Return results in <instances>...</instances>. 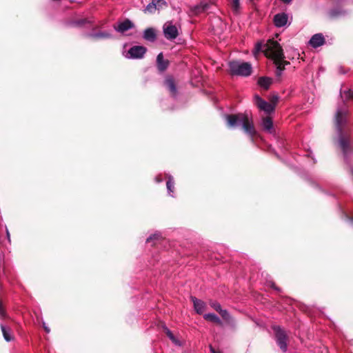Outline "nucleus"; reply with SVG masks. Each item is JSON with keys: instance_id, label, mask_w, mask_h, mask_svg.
<instances>
[{"instance_id": "f257e3e1", "label": "nucleus", "mask_w": 353, "mask_h": 353, "mask_svg": "<svg viewBox=\"0 0 353 353\" xmlns=\"http://www.w3.org/2000/svg\"><path fill=\"white\" fill-rule=\"evenodd\" d=\"M260 51H263L265 57L274 61V63L276 65V75L278 77H281L285 65H288L289 62L284 60L285 57L280 44L273 40H269L263 45L258 43L254 47V54L256 55Z\"/></svg>"}, {"instance_id": "f03ea898", "label": "nucleus", "mask_w": 353, "mask_h": 353, "mask_svg": "<svg viewBox=\"0 0 353 353\" xmlns=\"http://www.w3.org/2000/svg\"><path fill=\"white\" fill-rule=\"evenodd\" d=\"M347 110L343 104L341 107H338L335 117V127L338 134L339 145L343 151L344 158L346 159L349 149V137L343 132V128L347 123Z\"/></svg>"}, {"instance_id": "7ed1b4c3", "label": "nucleus", "mask_w": 353, "mask_h": 353, "mask_svg": "<svg viewBox=\"0 0 353 353\" xmlns=\"http://www.w3.org/2000/svg\"><path fill=\"white\" fill-rule=\"evenodd\" d=\"M227 123L230 128L241 127L244 132L251 137L253 141V137L256 134L254 128L252 117L248 113H239L234 114H228L225 116Z\"/></svg>"}, {"instance_id": "20e7f679", "label": "nucleus", "mask_w": 353, "mask_h": 353, "mask_svg": "<svg viewBox=\"0 0 353 353\" xmlns=\"http://www.w3.org/2000/svg\"><path fill=\"white\" fill-rule=\"evenodd\" d=\"M229 69L231 74L236 76L248 77L252 73V65L248 62L230 61Z\"/></svg>"}, {"instance_id": "39448f33", "label": "nucleus", "mask_w": 353, "mask_h": 353, "mask_svg": "<svg viewBox=\"0 0 353 353\" xmlns=\"http://www.w3.org/2000/svg\"><path fill=\"white\" fill-rule=\"evenodd\" d=\"M146 52L147 48L145 47L142 46H134L124 53V56L127 59H140L143 58Z\"/></svg>"}, {"instance_id": "423d86ee", "label": "nucleus", "mask_w": 353, "mask_h": 353, "mask_svg": "<svg viewBox=\"0 0 353 353\" xmlns=\"http://www.w3.org/2000/svg\"><path fill=\"white\" fill-rule=\"evenodd\" d=\"M274 330L275 332V337L277 345L283 352H285L288 349V336L285 330L279 326L274 327Z\"/></svg>"}, {"instance_id": "0eeeda50", "label": "nucleus", "mask_w": 353, "mask_h": 353, "mask_svg": "<svg viewBox=\"0 0 353 353\" xmlns=\"http://www.w3.org/2000/svg\"><path fill=\"white\" fill-rule=\"evenodd\" d=\"M254 101L257 108L264 111L267 114H270L274 111V105H272L263 100L261 97L256 94L254 97Z\"/></svg>"}, {"instance_id": "6e6552de", "label": "nucleus", "mask_w": 353, "mask_h": 353, "mask_svg": "<svg viewBox=\"0 0 353 353\" xmlns=\"http://www.w3.org/2000/svg\"><path fill=\"white\" fill-rule=\"evenodd\" d=\"M163 30L165 37L170 40L176 39L179 35L177 28L170 21L163 25Z\"/></svg>"}, {"instance_id": "1a4fd4ad", "label": "nucleus", "mask_w": 353, "mask_h": 353, "mask_svg": "<svg viewBox=\"0 0 353 353\" xmlns=\"http://www.w3.org/2000/svg\"><path fill=\"white\" fill-rule=\"evenodd\" d=\"M274 24L276 28H283L288 26L291 23L289 19V15L285 12H280L274 16Z\"/></svg>"}, {"instance_id": "9d476101", "label": "nucleus", "mask_w": 353, "mask_h": 353, "mask_svg": "<svg viewBox=\"0 0 353 353\" xmlns=\"http://www.w3.org/2000/svg\"><path fill=\"white\" fill-rule=\"evenodd\" d=\"M166 5L167 3L165 0H152L151 3L148 4L145 7V12L152 13L156 10L162 8L163 7L166 6Z\"/></svg>"}, {"instance_id": "9b49d317", "label": "nucleus", "mask_w": 353, "mask_h": 353, "mask_svg": "<svg viewBox=\"0 0 353 353\" xmlns=\"http://www.w3.org/2000/svg\"><path fill=\"white\" fill-rule=\"evenodd\" d=\"M134 27V23L129 19H125L122 22L118 23L117 25L114 26V29L120 33H123L125 31L132 29Z\"/></svg>"}, {"instance_id": "f8f14e48", "label": "nucleus", "mask_w": 353, "mask_h": 353, "mask_svg": "<svg viewBox=\"0 0 353 353\" xmlns=\"http://www.w3.org/2000/svg\"><path fill=\"white\" fill-rule=\"evenodd\" d=\"M324 43V37L321 33L314 34L309 41L310 45L314 48L322 46Z\"/></svg>"}, {"instance_id": "ddd939ff", "label": "nucleus", "mask_w": 353, "mask_h": 353, "mask_svg": "<svg viewBox=\"0 0 353 353\" xmlns=\"http://www.w3.org/2000/svg\"><path fill=\"white\" fill-rule=\"evenodd\" d=\"M169 61L163 59V54L160 52L157 57V68L160 72L165 71L168 67Z\"/></svg>"}, {"instance_id": "4468645a", "label": "nucleus", "mask_w": 353, "mask_h": 353, "mask_svg": "<svg viewBox=\"0 0 353 353\" xmlns=\"http://www.w3.org/2000/svg\"><path fill=\"white\" fill-rule=\"evenodd\" d=\"M143 38L148 41L154 42L157 39V33L153 28H148L143 31Z\"/></svg>"}, {"instance_id": "2eb2a0df", "label": "nucleus", "mask_w": 353, "mask_h": 353, "mask_svg": "<svg viewBox=\"0 0 353 353\" xmlns=\"http://www.w3.org/2000/svg\"><path fill=\"white\" fill-rule=\"evenodd\" d=\"M191 300L193 302L194 307L196 312L198 314H202L205 309V303L201 300H199L194 296L191 297Z\"/></svg>"}, {"instance_id": "dca6fc26", "label": "nucleus", "mask_w": 353, "mask_h": 353, "mask_svg": "<svg viewBox=\"0 0 353 353\" xmlns=\"http://www.w3.org/2000/svg\"><path fill=\"white\" fill-rule=\"evenodd\" d=\"M212 4V2L210 1H201L199 5L194 7V11L196 14L208 11L210 8Z\"/></svg>"}, {"instance_id": "f3484780", "label": "nucleus", "mask_w": 353, "mask_h": 353, "mask_svg": "<svg viewBox=\"0 0 353 353\" xmlns=\"http://www.w3.org/2000/svg\"><path fill=\"white\" fill-rule=\"evenodd\" d=\"M164 84L168 88L171 94L176 96L177 90L174 79L172 77H168L165 79Z\"/></svg>"}, {"instance_id": "a211bd4d", "label": "nucleus", "mask_w": 353, "mask_h": 353, "mask_svg": "<svg viewBox=\"0 0 353 353\" xmlns=\"http://www.w3.org/2000/svg\"><path fill=\"white\" fill-rule=\"evenodd\" d=\"M261 125L264 130L272 134L273 132V122L270 117H265L262 119Z\"/></svg>"}, {"instance_id": "6ab92c4d", "label": "nucleus", "mask_w": 353, "mask_h": 353, "mask_svg": "<svg viewBox=\"0 0 353 353\" xmlns=\"http://www.w3.org/2000/svg\"><path fill=\"white\" fill-rule=\"evenodd\" d=\"M88 37L93 39H110L112 38V34L108 32H99L96 33H91L88 34Z\"/></svg>"}, {"instance_id": "aec40b11", "label": "nucleus", "mask_w": 353, "mask_h": 353, "mask_svg": "<svg viewBox=\"0 0 353 353\" xmlns=\"http://www.w3.org/2000/svg\"><path fill=\"white\" fill-rule=\"evenodd\" d=\"M1 329L2 331L3 338L6 341L10 342L13 341L14 337L12 334L11 330L9 327H6L3 324H1Z\"/></svg>"}, {"instance_id": "412c9836", "label": "nucleus", "mask_w": 353, "mask_h": 353, "mask_svg": "<svg viewBox=\"0 0 353 353\" xmlns=\"http://www.w3.org/2000/svg\"><path fill=\"white\" fill-rule=\"evenodd\" d=\"M272 79L269 77H261L258 80V84L263 88L267 90L272 84Z\"/></svg>"}, {"instance_id": "4be33fe9", "label": "nucleus", "mask_w": 353, "mask_h": 353, "mask_svg": "<svg viewBox=\"0 0 353 353\" xmlns=\"http://www.w3.org/2000/svg\"><path fill=\"white\" fill-rule=\"evenodd\" d=\"M203 318L207 320V321H211V322H213V323H215L216 324H219V325H221V319H219V317L216 315L215 314H213V313H208V314H204L203 316Z\"/></svg>"}, {"instance_id": "5701e85b", "label": "nucleus", "mask_w": 353, "mask_h": 353, "mask_svg": "<svg viewBox=\"0 0 353 353\" xmlns=\"http://www.w3.org/2000/svg\"><path fill=\"white\" fill-rule=\"evenodd\" d=\"M167 190L170 196H174L173 192H174V182L173 177L170 175L168 176V181L166 183Z\"/></svg>"}, {"instance_id": "b1692460", "label": "nucleus", "mask_w": 353, "mask_h": 353, "mask_svg": "<svg viewBox=\"0 0 353 353\" xmlns=\"http://www.w3.org/2000/svg\"><path fill=\"white\" fill-rule=\"evenodd\" d=\"M230 7L234 14H238L240 11V0H231Z\"/></svg>"}, {"instance_id": "393cba45", "label": "nucleus", "mask_w": 353, "mask_h": 353, "mask_svg": "<svg viewBox=\"0 0 353 353\" xmlns=\"http://www.w3.org/2000/svg\"><path fill=\"white\" fill-rule=\"evenodd\" d=\"M165 333H166L167 336H168V338L176 345L180 346L181 345V342L174 336V335L172 333V332L169 329L165 328Z\"/></svg>"}, {"instance_id": "a878e982", "label": "nucleus", "mask_w": 353, "mask_h": 353, "mask_svg": "<svg viewBox=\"0 0 353 353\" xmlns=\"http://www.w3.org/2000/svg\"><path fill=\"white\" fill-rule=\"evenodd\" d=\"M345 11L341 9H332L330 11L329 14L332 17H338L342 15H345Z\"/></svg>"}, {"instance_id": "bb28decb", "label": "nucleus", "mask_w": 353, "mask_h": 353, "mask_svg": "<svg viewBox=\"0 0 353 353\" xmlns=\"http://www.w3.org/2000/svg\"><path fill=\"white\" fill-rule=\"evenodd\" d=\"M340 94L341 98L345 100L353 98V91L352 90H345L343 92L341 91Z\"/></svg>"}, {"instance_id": "cd10ccee", "label": "nucleus", "mask_w": 353, "mask_h": 353, "mask_svg": "<svg viewBox=\"0 0 353 353\" xmlns=\"http://www.w3.org/2000/svg\"><path fill=\"white\" fill-rule=\"evenodd\" d=\"M219 313L225 321L229 322L231 319V316L226 310L222 309Z\"/></svg>"}, {"instance_id": "c85d7f7f", "label": "nucleus", "mask_w": 353, "mask_h": 353, "mask_svg": "<svg viewBox=\"0 0 353 353\" xmlns=\"http://www.w3.org/2000/svg\"><path fill=\"white\" fill-rule=\"evenodd\" d=\"M210 305L218 312H219L222 310L221 305L217 302H212L210 303Z\"/></svg>"}, {"instance_id": "c756f323", "label": "nucleus", "mask_w": 353, "mask_h": 353, "mask_svg": "<svg viewBox=\"0 0 353 353\" xmlns=\"http://www.w3.org/2000/svg\"><path fill=\"white\" fill-rule=\"evenodd\" d=\"M160 237V234H158V233H155L153 235H151L150 236L147 240H146V242L147 243H149L151 241L154 240V239H158Z\"/></svg>"}, {"instance_id": "7c9ffc66", "label": "nucleus", "mask_w": 353, "mask_h": 353, "mask_svg": "<svg viewBox=\"0 0 353 353\" xmlns=\"http://www.w3.org/2000/svg\"><path fill=\"white\" fill-rule=\"evenodd\" d=\"M6 312L3 307L2 303L0 302V318H6Z\"/></svg>"}, {"instance_id": "2f4dec72", "label": "nucleus", "mask_w": 353, "mask_h": 353, "mask_svg": "<svg viewBox=\"0 0 353 353\" xmlns=\"http://www.w3.org/2000/svg\"><path fill=\"white\" fill-rule=\"evenodd\" d=\"M279 101V97L278 96H274L271 99V104L276 105L277 101Z\"/></svg>"}, {"instance_id": "473e14b6", "label": "nucleus", "mask_w": 353, "mask_h": 353, "mask_svg": "<svg viewBox=\"0 0 353 353\" xmlns=\"http://www.w3.org/2000/svg\"><path fill=\"white\" fill-rule=\"evenodd\" d=\"M210 350L211 353H221L220 352H216L212 345L210 346Z\"/></svg>"}, {"instance_id": "72a5a7b5", "label": "nucleus", "mask_w": 353, "mask_h": 353, "mask_svg": "<svg viewBox=\"0 0 353 353\" xmlns=\"http://www.w3.org/2000/svg\"><path fill=\"white\" fill-rule=\"evenodd\" d=\"M6 236L9 242H10V236L8 230L6 228Z\"/></svg>"}, {"instance_id": "f704fd0d", "label": "nucleus", "mask_w": 353, "mask_h": 353, "mask_svg": "<svg viewBox=\"0 0 353 353\" xmlns=\"http://www.w3.org/2000/svg\"><path fill=\"white\" fill-rule=\"evenodd\" d=\"M43 328H44L45 331H46L47 333H49V332H50V328H49L48 326H46V325H45V323H43Z\"/></svg>"}, {"instance_id": "c9c22d12", "label": "nucleus", "mask_w": 353, "mask_h": 353, "mask_svg": "<svg viewBox=\"0 0 353 353\" xmlns=\"http://www.w3.org/2000/svg\"><path fill=\"white\" fill-rule=\"evenodd\" d=\"M283 3L285 4H290L292 1V0H281Z\"/></svg>"}, {"instance_id": "e433bc0d", "label": "nucleus", "mask_w": 353, "mask_h": 353, "mask_svg": "<svg viewBox=\"0 0 353 353\" xmlns=\"http://www.w3.org/2000/svg\"><path fill=\"white\" fill-rule=\"evenodd\" d=\"M155 179L157 183H160L162 181V179L159 176H157Z\"/></svg>"}, {"instance_id": "4c0bfd02", "label": "nucleus", "mask_w": 353, "mask_h": 353, "mask_svg": "<svg viewBox=\"0 0 353 353\" xmlns=\"http://www.w3.org/2000/svg\"><path fill=\"white\" fill-rule=\"evenodd\" d=\"M351 221H353V219H351Z\"/></svg>"}]
</instances>
